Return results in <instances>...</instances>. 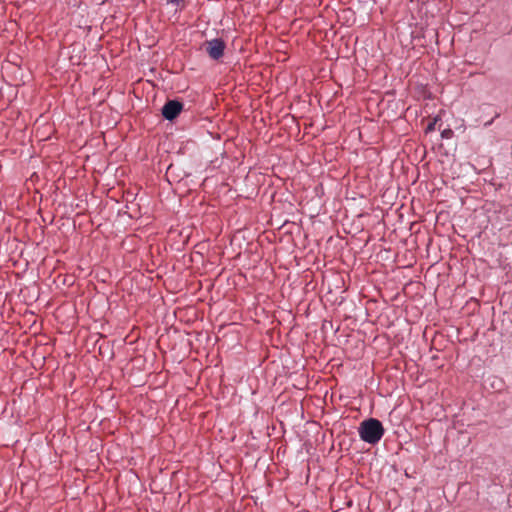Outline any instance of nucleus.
Returning <instances> with one entry per match:
<instances>
[{
    "instance_id": "f257e3e1",
    "label": "nucleus",
    "mask_w": 512,
    "mask_h": 512,
    "mask_svg": "<svg viewBox=\"0 0 512 512\" xmlns=\"http://www.w3.org/2000/svg\"><path fill=\"white\" fill-rule=\"evenodd\" d=\"M384 433L385 429L381 421L376 418L363 420L358 427L360 439L371 445L377 444L382 439Z\"/></svg>"
},
{
    "instance_id": "f03ea898",
    "label": "nucleus",
    "mask_w": 512,
    "mask_h": 512,
    "mask_svg": "<svg viewBox=\"0 0 512 512\" xmlns=\"http://www.w3.org/2000/svg\"><path fill=\"white\" fill-rule=\"evenodd\" d=\"M225 47V42L221 38H214L205 42L206 52L213 60H219L223 57Z\"/></svg>"
},
{
    "instance_id": "7ed1b4c3",
    "label": "nucleus",
    "mask_w": 512,
    "mask_h": 512,
    "mask_svg": "<svg viewBox=\"0 0 512 512\" xmlns=\"http://www.w3.org/2000/svg\"><path fill=\"white\" fill-rule=\"evenodd\" d=\"M182 109L183 105L181 102L177 100H169L162 108V115L165 119L172 121L180 114Z\"/></svg>"
},
{
    "instance_id": "20e7f679",
    "label": "nucleus",
    "mask_w": 512,
    "mask_h": 512,
    "mask_svg": "<svg viewBox=\"0 0 512 512\" xmlns=\"http://www.w3.org/2000/svg\"><path fill=\"white\" fill-rule=\"evenodd\" d=\"M451 134H452V130H450V129H446V130H444V131L442 132V137H444V138H449V137L451 136Z\"/></svg>"
},
{
    "instance_id": "39448f33",
    "label": "nucleus",
    "mask_w": 512,
    "mask_h": 512,
    "mask_svg": "<svg viewBox=\"0 0 512 512\" xmlns=\"http://www.w3.org/2000/svg\"><path fill=\"white\" fill-rule=\"evenodd\" d=\"M184 0H169L168 3H172L176 6H181L183 4Z\"/></svg>"
},
{
    "instance_id": "423d86ee",
    "label": "nucleus",
    "mask_w": 512,
    "mask_h": 512,
    "mask_svg": "<svg viewBox=\"0 0 512 512\" xmlns=\"http://www.w3.org/2000/svg\"><path fill=\"white\" fill-rule=\"evenodd\" d=\"M435 123H436V119L427 126V131L434 130L435 129Z\"/></svg>"
}]
</instances>
